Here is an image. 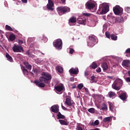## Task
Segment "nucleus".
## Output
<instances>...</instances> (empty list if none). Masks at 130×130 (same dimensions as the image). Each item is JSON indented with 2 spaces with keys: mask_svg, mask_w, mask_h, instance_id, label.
Instances as JSON below:
<instances>
[{
  "mask_svg": "<svg viewBox=\"0 0 130 130\" xmlns=\"http://www.w3.org/2000/svg\"><path fill=\"white\" fill-rule=\"evenodd\" d=\"M103 125L104 127H106V128H107V127L109 126V124H108V123H104Z\"/></svg>",
  "mask_w": 130,
  "mask_h": 130,
  "instance_id": "49530a36",
  "label": "nucleus"
},
{
  "mask_svg": "<svg viewBox=\"0 0 130 130\" xmlns=\"http://www.w3.org/2000/svg\"><path fill=\"white\" fill-rule=\"evenodd\" d=\"M106 34V36L107 38H109V39H110L111 36H110V34H109V32L108 31H107L105 32Z\"/></svg>",
  "mask_w": 130,
  "mask_h": 130,
  "instance_id": "37998d69",
  "label": "nucleus"
},
{
  "mask_svg": "<svg viewBox=\"0 0 130 130\" xmlns=\"http://www.w3.org/2000/svg\"><path fill=\"white\" fill-rule=\"evenodd\" d=\"M118 94L120 95L119 97L123 101L126 100V93L123 92L122 91H120L118 92Z\"/></svg>",
  "mask_w": 130,
  "mask_h": 130,
  "instance_id": "f8f14e48",
  "label": "nucleus"
},
{
  "mask_svg": "<svg viewBox=\"0 0 130 130\" xmlns=\"http://www.w3.org/2000/svg\"><path fill=\"white\" fill-rule=\"evenodd\" d=\"M84 87V85L82 83H80L78 85V88L79 90H81V89Z\"/></svg>",
  "mask_w": 130,
  "mask_h": 130,
  "instance_id": "79ce46f5",
  "label": "nucleus"
},
{
  "mask_svg": "<svg viewBox=\"0 0 130 130\" xmlns=\"http://www.w3.org/2000/svg\"><path fill=\"white\" fill-rule=\"evenodd\" d=\"M108 12H109V4L104 3L100 5L98 14L99 15H105Z\"/></svg>",
  "mask_w": 130,
  "mask_h": 130,
  "instance_id": "f03ea898",
  "label": "nucleus"
},
{
  "mask_svg": "<svg viewBox=\"0 0 130 130\" xmlns=\"http://www.w3.org/2000/svg\"><path fill=\"white\" fill-rule=\"evenodd\" d=\"M67 50H68V51H69V53H70V54H73L75 51L74 49H73L72 48H69L67 49Z\"/></svg>",
  "mask_w": 130,
  "mask_h": 130,
  "instance_id": "58836bf2",
  "label": "nucleus"
},
{
  "mask_svg": "<svg viewBox=\"0 0 130 130\" xmlns=\"http://www.w3.org/2000/svg\"><path fill=\"white\" fill-rule=\"evenodd\" d=\"M123 20L124 21V20H126L127 19V17H128V15L126 13L123 14L122 16H121Z\"/></svg>",
  "mask_w": 130,
  "mask_h": 130,
  "instance_id": "e433bc0d",
  "label": "nucleus"
},
{
  "mask_svg": "<svg viewBox=\"0 0 130 130\" xmlns=\"http://www.w3.org/2000/svg\"><path fill=\"white\" fill-rule=\"evenodd\" d=\"M76 22H77V18L75 17H72L69 20V24L70 26H74Z\"/></svg>",
  "mask_w": 130,
  "mask_h": 130,
  "instance_id": "4468645a",
  "label": "nucleus"
},
{
  "mask_svg": "<svg viewBox=\"0 0 130 130\" xmlns=\"http://www.w3.org/2000/svg\"><path fill=\"white\" fill-rule=\"evenodd\" d=\"M26 55H28L29 57H31V58H35V55L31 54V53L29 52V50L26 51Z\"/></svg>",
  "mask_w": 130,
  "mask_h": 130,
  "instance_id": "bb28decb",
  "label": "nucleus"
},
{
  "mask_svg": "<svg viewBox=\"0 0 130 130\" xmlns=\"http://www.w3.org/2000/svg\"><path fill=\"white\" fill-rule=\"evenodd\" d=\"M21 68L24 75H28V70L24 66H21Z\"/></svg>",
  "mask_w": 130,
  "mask_h": 130,
  "instance_id": "a878e982",
  "label": "nucleus"
},
{
  "mask_svg": "<svg viewBox=\"0 0 130 130\" xmlns=\"http://www.w3.org/2000/svg\"><path fill=\"white\" fill-rule=\"evenodd\" d=\"M56 69L57 72H58V73H59L60 74H61V73L63 72V69L61 66H57Z\"/></svg>",
  "mask_w": 130,
  "mask_h": 130,
  "instance_id": "b1692460",
  "label": "nucleus"
},
{
  "mask_svg": "<svg viewBox=\"0 0 130 130\" xmlns=\"http://www.w3.org/2000/svg\"><path fill=\"white\" fill-rule=\"evenodd\" d=\"M42 40H43L45 42H47V40H48V39H47V38L46 37H45V35H43Z\"/></svg>",
  "mask_w": 130,
  "mask_h": 130,
  "instance_id": "c03bdc74",
  "label": "nucleus"
},
{
  "mask_svg": "<svg viewBox=\"0 0 130 130\" xmlns=\"http://www.w3.org/2000/svg\"><path fill=\"white\" fill-rule=\"evenodd\" d=\"M109 96L110 98H112L115 96V92H113V91H110L109 92Z\"/></svg>",
  "mask_w": 130,
  "mask_h": 130,
  "instance_id": "72a5a7b5",
  "label": "nucleus"
},
{
  "mask_svg": "<svg viewBox=\"0 0 130 130\" xmlns=\"http://www.w3.org/2000/svg\"><path fill=\"white\" fill-rule=\"evenodd\" d=\"M59 107L57 105H54L52 106L50 110L52 112H54V113H58V111H59Z\"/></svg>",
  "mask_w": 130,
  "mask_h": 130,
  "instance_id": "9b49d317",
  "label": "nucleus"
},
{
  "mask_svg": "<svg viewBox=\"0 0 130 130\" xmlns=\"http://www.w3.org/2000/svg\"><path fill=\"white\" fill-rule=\"evenodd\" d=\"M107 78L108 79H112V78H113V77H112V76H107Z\"/></svg>",
  "mask_w": 130,
  "mask_h": 130,
  "instance_id": "69168bd1",
  "label": "nucleus"
},
{
  "mask_svg": "<svg viewBox=\"0 0 130 130\" xmlns=\"http://www.w3.org/2000/svg\"><path fill=\"white\" fill-rule=\"evenodd\" d=\"M69 73L73 75H78L79 74V69L78 68H72L69 70Z\"/></svg>",
  "mask_w": 130,
  "mask_h": 130,
  "instance_id": "2eb2a0df",
  "label": "nucleus"
},
{
  "mask_svg": "<svg viewBox=\"0 0 130 130\" xmlns=\"http://www.w3.org/2000/svg\"><path fill=\"white\" fill-rule=\"evenodd\" d=\"M61 108L63 110H68V109H67V108H66L64 106H63L62 105V104H61Z\"/></svg>",
  "mask_w": 130,
  "mask_h": 130,
  "instance_id": "13d9d810",
  "label": "nucleus"
},
{
  "mask_svg": "<svg viewBox=\"0 0 130 130\" xmlns=\"http://www.w3.org/2000/svg\"><path fill=\"white\" fill-rule=\"evenodd\" d=\"M106 29H107V26H106V25L105 24H104L103 26V31H106Z\"/></svg>",
  "mask_w": 130,
  "mask_h": 130,
  "instance_id": "de8ad7c7",
  "label": "nucleus"
},
{
  "mask_svg": "<svg viewBox=\"0 0 130 130\" xmlns=\"http://www.w3.org/2000/svg\"><path fill=\"white\" fill-rule=\"evenodd\" d=\"M107 105H106V104H103L102 105V108L100 109L101 110H107Z\"/></svg>",
  "mask_w": 130,
  "mask_h": 130,
  "instance_id": "c756f323",
  "label": "nucleus"
},
{
  "mask_svg": "<svg viewBox=\"0 0 130 130\" xmlns=\"http://www.w3.org/2000/svg\"><path fill=\"white\" fill-rule=\"evenodd\" d=\"M116 119V118L115 117H113V120H115Z\"/></svg>",
  "mask_w": 130,
  "mask_h": 130,
  "instance_id": "774afa93",
  "label": "nucleus"
},
{
  "mask_svg": "<svg viewBox=\"0 0 130 130\" xmlns=\"http://www.w3.org/2000/svg\"><path fill=\"white\" fill-rule=\"evenodd\" d=\"M123 84V82L122 81V80L120 79H118L114 82V83L112 85V87L113 89H114V90H116L117 91H118L120 90V88L122 87Z\"/></svg>",
  "mask_w": 130,
  "mask_h": 130,
  "instance_id": "20e7f679",
  "label": "nucleus"
},
{
  "mask_svg": "<svg viewBox=\"0 0 130 130\" xmlns=\"http://www.w3.org/2000/svg\"><path fill=\"white\" fill-rule=\"evenodd\" d=\"M6 57L8 61H10V62H13V58L12 57V56H11V55H10V54H9V53H6Z\"/></svg>",
  "mask_w": 130,
  "mask_h": 130,
  "instance_id": "aec40b11",
  "label": "nucleus"
},
{
  "mask_svg": "<svg viewBox=\"0 0 130 130\" xmlns=\"http://www.w3.org/2000/svg\"><path fill=\"white\" fill-rule=\"evenodd\" d=\"M70 81H71V82H74V77L71 78Z\"/></svg>",
  "mask_w": 130,
  "mask_h": 130,
  "instance_id": "680f3d73",
  "label": "nucleus"
},
{
  "mask_svg": "<svg viewBox=\"0 0 130 130\" xmlns=\"http://www.w3.org/2000/svg\"><path fill=\"white\" fill-rule=\"evenodd\" d=\"M57 11L59 16H62V15H63V14L70 12L71 9L66 6L60 7L57 8Z\"/></svg>",
  "mask_w": 130,
  "mask_h": 130,
  "instance_id": "39448f33",
  "label": "nucleus"
},
{
  "mask_svg": "<svg viewBox=\"0 0 130 130\" xmlns=\"http://www.w3.org/2000/svg\"><path fill=\"white\" fill-rule=\"evenodd\" d=\"M5 28L7 31H14V29H13V28H12V27H11L9 25H6L5 26Z\"/></svg>",
  "mask_w": 130,
  "mask_h": 130,
  "instance_id": "cd10ccee",
  "label": "nucleus"
},
{
  "mask_svg": "<svg viewBox=\"0 0 130 130\" xmlns=\"http://www.w3.org/2000/svg\"><path fill=\"white\" fill-rule=\"evenodd\" d=\"M37 61L39 63H41V62H42V60H41L40 58H38L37 59Z\"/></svg>",
  "mask_w": 130,
  "mask_h": 130,
  "instance_id": "6e6d98bb",
  "label": "nucleus"
},
{
  "mask_svg": "<svg viewBox=\"0 0 130 130\" xmlns=\"http://www.w3.org/2000/svg\"><path fill=\"white\" fill-rule=\"evenodd\" d=\"M111 120V117H107L103 119L104 122H109Z\"/></svg>",
  "mask_w": 130,
  "mask_h": 130,
  "instance_id": "7c9ffc66",
  "label": "nucleus"
},
{
  "mask_svg": "<svg viewBox=\"0 0 130 130\" xmlns=\"http://www.w3.org/2000/svg\"><path fill=\"white\" fill-rule=\"evenodd\" d=\"M113 11L114 14L117 16H120L123 12V9L120 7L119 5H116L113 8Z\"/></svg>",
  "mask_w": 130,
  "mask_h": 130,
  "instance_id": "6e6552de",
  "label": "nucleus"
},
{
  "mask_svg": "<svg viewBox=\"0 0 130 130\" xmlns=\"http://www.w3.org/2000/svg\"><path fill=\"white\" fill-rule=\"evenodd\" d=\"M125 53L126 54H129V56L130 57V48H128L126 50Z\"/></svg>",
  "mask_w": 130,
  "mask_h": 130,
  "instance_id": "a18cd8bd",
  "label": "nucleus"
},
{
  "mask_svg": "<svg viewBox=\"0 0 130 130\" xmlns=\"http://www.w3.org/2000/svg\"><path fill=\"white\" fill-rule=\"evenodd\" d=\"M95 26H96V23H95V22H91V26L95 27Z\"/></svg>",
  "mask_w": 130,
  "mask_h": 130,
  "instance_id": "5fc2aeb1",
  "label": "nucleus"
},
{
  "mask_svg": "<svg viewBox=\"0 0 130 130\" xmlns=\"http://www.w3.org/2000/svg\"><path fill=\"white\" fill-rule=\"evenodd\" d=\"M76 129L77 130H83V128H82V127H81V126L78 125Z\"/></svg>",
  "mask_w": 130,
  "mask_h": 130,
  "instance_id": "3c124183",
  "label": "nucleus"
},
{
  "mask_svg": "<svg viewBox=\"0 0 130 130\" xmlns=\"http://www.w3.org/2000/svg\"><path fill=\"white\" fill-rule=\"evenodd\" d=\"M83 89H84V90H85V92H86L87 94H89V93H90V92H89V89H88L87 88L84 87Z\"/></svg>",
  "mask_w": 130,
  "mask_h": 130,
  "instance_id": "09e8293b",
  "label": "nucleus"
},
{
  "mask_svg": "<svg viewBox=\"0 0 130 130\" xmlns=\"http://www.w3.org/2000/svg\"><path fill=\"white\" fill-rule=\"evenodd\" d=\"M97 42H98V40L96 37L90 36L89 38L87 44L90 47H93L95 44H96Z\"/></svg>",
  "mask_w": 130,
  "mask_h": 130,
  "instance_id": "0eeeda50",
  "label": "nucleus"
},
{
  "mask_svg": "<svg viewBox=\"0 0 130 130\" xmlns=\"http://www.w3.org/2000/svg\"><path fill=\"white\" fill-rule=\"evenodd\" d=\"M122 64L123 67H126V68H128L129 67V60H123Z\"/></svg>",
  "mask_w": 130,
  "mask_h": 130,
  "instance_id": "6ab92c4d",
  "label": "nucleus"
},
{
  "mask_svg": "<svg viewBox=\"0 0 130 130\" xmlns=\"http://www.w3.org/2000/svg\"><path fill=\"white\" fill-rule=\"evenodd\" d=\"M107 18L110 20L111 23H112L113 24H114V23H121L124 21L122 16H119L115 18L114 17H112V16L110 15H108Z\"/></svg>",
  "mask_w": 130,
  "mask_h": 130,
  "instance_id": "423d86ee",
  "label": "nucleus"
},
{
  "mask_svg": "<svg viewBox=\"0 0 130 130\" xmlns=\"http://www.w3.org/2000/svg\"><path fill=\"white\" fill-rule=\"evenodd\" d=\"M24 64L26 68L27 69V70H31L32 66L29 64L28 62H24Z\"/></svg>",
  "mask_w": 130,
  "mask_h": 130,
  "instance_id": "5701e85b",
  "label": "nucleus"
},
{
  "mask_svg": "<svg viewBox=\"0 0 130 130\" xmlns=\"http://www.w3.org/2000/svg\"><path fill=\"white\" fill-rule=\"evenodd\" d=\"M102 118H103L102 116L99 117V119H101V120H102Z\"/></svg>",
  "mask_w": 130,
  "mask_h": 130,
  "instance_id": "0e129e2a",
  "label": "nucleus"
},
{
  "mask_svg": "<svg viewBox=\"0 0 130 130\" xmlns=\"http://www.w3.org/2000/svg\"><path fill=\"white\" fill-rule=\"evenodd\" d=\"M124 11H126L128 14H130V7H126L124 8Z\"/></svg>",
  "mask_w": 130,
  "mask_h": 130,
  "instance_id": "ea45409f",
  "label": "nucleus"
},
{
  "mask_svg": "<svg viewBox=\"0 0 130 130\" xmlns=\"http://www.w3.org/2000/svg\"><path fill=\"white\" fill-rule=\"evenodd\" d=\"M77 22L81 25H86V19L79 18L77 19Z\"/></svg>",
  "mask_w": 130,
  "mask_h": 130,
  "instance_id": "a211bd4d",
  "label": "nucleus"
},
{
  "mask_svg": "<svg viewBox=\"0 0 130 130\" xmlns=\"http://www.w3.org/2000/svg\"><path fill=\"white\" fill-rule=\"evenodd\" d=\"M51 75L47 73L44 72L42 73V77H41L39 79V81H35V84L38 87H41V88H44L45 87V84L48 83V81H50L52 79Z\"/></svg>",
  "mask_w": 130,
  "mask_h": 130,
  "instance_id": "f257e3e1",
  "label": "nucleus"
},
{
  "mask_svg": "<svg viewBox=\"0 0 130 130\" xmlns=\"http://www.w3.org/2000/svg\"><path fill=\"white\" fill-rule=\"evenodd\" d=\"M125 81L127 83H130V77H127L125 78Z\"/></svg>",
  "mask_w": 130,
  "mask_h": 130,
  "instance_id": "864d4df0",
  "label": "nucleus"
},
{
  "mask_svg": "<svg viewBox=\"0 0 130 130\" xmlns=\"http://www.w3.org/2000/svg\"><path fill=\"white\" fill-rule=\"evenodd\" d=\"M76 85H73V86H72V89H75V88H76Z\"/></svg>",
  "mask_w": 130,
  "mask_h": 130,
  "instance_id": "338daca9",
  "label": "nucleus"
},
{
  "mask_svg": "<svg viewBox=\"0 0 130 130\" xmlns=\"http://www.w3.org/2000/svg\"><path fill=\"white\" fill-rule=\"evenodd\" d=\"M109 108L110 109V110L111 111H113V108L114 107V105H113V104H112V103H110V102H109Z\"/></svg>",
  "mask_w": 130,
  "mask_h": 130,
  "instance_id": "f704fd0d",
  "label": "nucleus"
},
{
  "mask_svg": "<svg viewBox=\"0 0 130 130\" xmlns=\"http://www.w3.org/2000/svg\"><path fill=\"white\" fill-rule=\"evenodd\" d=\"M85 76H88V71H86L84 73Z\"/></svg>",
  "mask_w": 130,
  "mask_h": 130,
  "instance_id": "052dcab7",
  "label": "nucleus"
},
{
  "mask_svg": "<svg viewBox=\"0 0 130 130\" xmlns=\"http://www.w3.org/2000/svg\"><path fill=\"white\" fill-rule=\"evenodd\" d=\"M83 16H85L86 17H89V16H90L91 14H89V13H83Z\"/></svg>",
  "mask_w": 130,
  "mask_h": 130,
  "instance_id": "8fccbe9b",
  "label": "nucleus"
},
{
  "mask_svg": "<svg viewBox=\"0 0 130 130\" xmlns=\"http://www.w3.org/2000/svg\"><path fill=\"white\" fill-rule=\"evenodd\" d=\"M12 50L14 52H22V51H24L22 46L16 45L15 44L14 45Z\"/></svg>",
  "mask_w": 130,
  "mask_h": 130,
  "instance_id": "9d476101",
  "label": "nucleus"
},
{
  "mask_svg": "<svg viewBox=\"0 0 130 130\" xmlns=\"http://www.w3.org/2000/svg\"><path fill=\"white\" fill-rule=\"evenodd\" d=\"M112 40H117V36L115 35H112L110 36Z\"/></svg>",
  "mask_w": 130,
  "mask_h": 130,
  "instance_id": "c9c22d12",
  "label": "nucleus"
},
{
  "mask_svg": "<svg viewBox=\"0 0 130 130\" xmlns=\"http://www.w3.org/2000/svg\"><path fill=\"white\" fill-rule=\"evenodd\" d=\"M55 89H56V93L58 94L59 92H61L62 90H63V85H58L57 86L55 87Z\"/></svg>",
  "mask_w": 130,
  "mask_h": 130,
  "instance_id": "dca6fc26",
  "label": "nucleus"
},
{
  "mask_svg": "<svg viewBox=\"0 0 130 130\" xmlns=\"http://www.w3.org/2000/svg\"><path fill=\"white\" fill-rule=\"evenodd\" d=\"M62 4H64V3H66V0H60Z\"/></svg>",
  "mask_w": 130,
  "mask_h": 130,
  "instance_id": "e2e57ef3",
  "label": "nucleus"
},
{
  "mask_svg": "<svg viewBox=\"0 0 130 130\" xmlns=\"http://www.w3.org/2000/svg\"><path fill=\"white\" fill-rule=\"evenodd\" d=\"M99 123H100L99 120H96L93 123H92V125H94V126L98 125Z\"/></svg>",
  "mask_w": 130,
  "mask_h": 130,
  "instance_id": "a19ab883",
  "label": "nucleus"
},
{
  "mask_svg": "<svg viewBox=\"0 0 130 130\" xmlns=\"http://www.w3.org/2000/svg\"><path fill=\"white\" fill-rule=\"evenodd\" d=\"M59 122L61 125H68V122L64 120L59 119Z\"/></svg>",
  "mask_w": 130,
  "mask_h": 130,
  "instance_id": "393cba45",
  "label": "nucleus"
},
{
  "mask_svg": "<svg viewBox=\"0 0 130 130\" xmlns=\"http://www.w3.org/2000/svg\"><path fill=\"white\" fill-rule=\"evenodd\" d=\"M54 46L58 50H60L62 48V41L58 39L54 42Z\"/></svg>",
  "mask_w": 130,
  "mask_h": 130,
  "instance_id": "1a4fd4ad",
  "label": "nucleus"
},
{
  "mask_svg": "<svg viewBox=\"0 0 130 130\" xmlns=\"http://www.w3.org/2000/svg\"><path fill=\"white\" fill-rule=\"evenodd\" d=\"M16 38V36L14 34H11L9 36V39L11 41H14Z\"/></svg>",
  "mask_w": 130,
  "mask_h": 130,
  "instance_id": "c85d7f7f",
  "label": "nucleus"
},
{
  "mask_svg": "<svg viewBox=\"0 0 130 130\" xmlns=\"http://www.w3.org/2000/svg\"><path fill=\"white\" fill-rule=\"evenodd\" d=\"M101 67L104 71V72H106L109 69L108 65L106 62H104L102 63Z\"/></svg>",
  "mask_w": 130,
  "mask_h": 130,
  "instance_id": "f3484780",
  "label": "nucleus"
},
{
  "mask_svg": "<svg viewBox=\"0 0 130 130\" xmlns=\"http://www.w3.org/2000/svg\"><path fill=\"white\" fill-rule=\"evenodd\" d=\"M88 112L90 113H95V109L94 108H91L88 109Z\"/></svg>",
  "mask_w": 130,
  "mask_h": 130,
  "instance_id": "4c0bfd02",
  "label": "nucleus"
},
{
  "mask_svg": "<svg viewBox=\"0 0 130 130\" xmlns=\"http://www.w3.org/2000/svg\"><path fill=\"white\" fill-rule=\"evenodd\" d=\"M97 81L96 80V77L95 76H92L91 77V79H90V83H96Z\"/></svg>",
  "mask_w": 130,
  "mask_h": 130,
  "instance_id": "473e14b6",
  "label": "nucleus"
},
{
  "mask_svg": "<svg viewBox=\"0 0 130 130\" xmlns=\"http://www.w3.org/2000/svg\"><path fill=\"white\" fill-rule=\"evenodd\" d=\"M66 118V116L64 115L61 114L60 112H59L57 115V119H64Z\"/></svg>",
  "mask_w": 130,
  "mask_h": 130,
  "instance_id": "412c9836",
  "label": "nucleus"
},
{
  "mask_svg": "<svg viewBox=\"0 0 130 130\" xmlns=\"http://www.w3.org/2000/svg\"><path fill=\"white\" fill-rule=\"evenodd\" d=\"M18 43L21 45V44H23V41L19 40L18 41Z\"/></svg>",
  "mask_w": 130,
  "mask_h": 130,
  "instance_id": "4d7b16f0",
  "label": "nucleus"
},
{
  "mask_svg": "<svg viewBox=\"0 0 130 130\" xmlns=\"http://www.w3.org/2000/svg\"><path fill=\"white\" fill-rule=\"evenodd\" d=\"M53 6H54L53 2L51 0H48V3L47 5L48 10L49 11H53Z\"/></svg>",
  "mask_w": 130,
  "mask_h": 130,
  "instance_id": "ddd939ff",
  "label": "nucleus"
},
{
  "mask_svg": "<svg viewBox=\"0 0 130 130\" xmlns=\"http://www.w3.org/2000/svg\"><path fill=\"white\" fill-rule=\"evenodd\" d=\"M96 72L98 73H101V68H98L96 70Z\"/></svg>",
  "mask_w": 130,
  "mask_h": 130,
  "instance_id": "603ef678",
  "label": "nucleus"
},
{
  "mask_svg": "<svg viewBox=\"0 0 130 130\" xmlns=\"http://www.w3.org/2000/svg\"><path fill=\"white\" fill-rule=\"evenodd\" d=\"M68 106H72V104H73V101H71V100L69 98L66 99V103Z\"/></svg>",
  "mask_w": 130,
  "mask_h": 130,
  "instance_id": "4be33fe9",
  "label": "nucleus"
},
{
  "mask_svg": "<svg viewBox=\"0 0 130 130\" xmlns=\"http://www.w3.org/2000/svg\"><path fill=\"white\" fill-rule=\"evenodd\" d=\"M85 8L91 12H95L97 10V3L94 1L89 0L85 4Z\"/></svg>",
  "mask_w": 130,
  "mask_h": 130,
  "instance_id": "7ed1b4c3",
  "label": "nucleus"
},
{
  "mask_svg": "<svg viewBox=\"0 0 130 130\" xmlns=\"http://www.w3.org/2000/svg\"><path fill=\"white\" fill-rule=\"evenodd\" d=\"M21 2L23 4H27V3H28V1L27 0H21Z\"/></svg>",
  "mask_w": 130,
  "mask_h": 130,
  "instance_id": "bf43d9fd",
  "label": "nucleus"
},
{
  "mask_svg": "<svg viewBox=\"0 0 130 130\" xmlns=\"http://www.w3.org/2000/svg\"><path fill=\"white\" fill-rule=\"evenodd\" d=\"M90 67L91 68V69H93V70H95V69L98 67V65H97L95 62H93L90 66Z\"/></svg>",
  "mask_w": 130,
  "mask_h": 130,
  "instance_id": "2f4dec72",
  "label": "nucleus"
}]
</instances>
